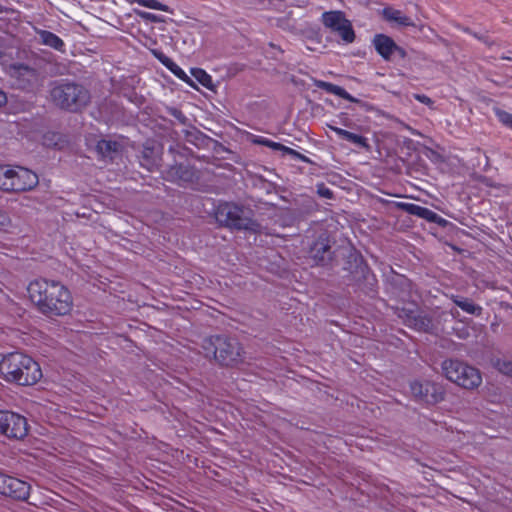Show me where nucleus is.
Segmentation results:
<instances>
[{"instance_id":"30","label":"nucleus","mask_w":512,"mask_h":512,"mask_svg":"<svg viewBox=\"0 0 512 512\" xmlns=\"http://www.w3.org/2000/svg\"><path fill=\"white\" fill-rule=\"evenodd\" d=\"M495 114L502 124L512 128V114L499 108L495 109Z\"/></svg>"},{"instance_id":"19","label":"nucleus","mask_w":512,"mask_h":512,"mask_svg":"<svg viewBox=\"0 0 512 512\" xmlns=\"http://www.w3.org/2000/svg\"><path fill=\"white\" fill-rule=\"evenodd\" d=\"M347 19L341 11H328L322 14V23L325 27L336 32Z\"/></svg>"},{"instance_id":"35","label":"nucleus","mask_w":512,"mask_h":512,"mask_svg":"<svg viewBox=\"0 0 512 512\" xmlns=\"http://www.w3.org/2000/svg\"><path fill=\"white\" fill-rule=\"evenodd\" d=\"M318 194L326 199H332L333 198V192L326 187L324 184H321L318 186Z\"/></svg>"},{"instance_id":"38","label":"nucleus","mask_w":512,"mask_h":512,"mask_svg":"<svg viewBox=\"0 0 512 512\" xmlns=\"http://www.w3.org/2000/svg\"><path fill=\"white\" fill-rule=\"evenodd\" d=\"M268 139L260 136H256L252 142L255 144L263 145L265 146L267 144Z\"/></svg>"},{"instance_id":"15","label":"nucleus","mask_w":512,"mask_h":512,"mask_svg":"<svg viewBox=\"0 0 512 512\" xmlns=\"http://www.w3.org/2000/svg\"><path fill=\"white\" fill-rule=\"evenodd\" d=\"M406 324L418 331L432 332L435 329L433 318L425 313H409L406 316Z\"/></svg>"},{"instance_id":"23","label":"nucleus","mask_w":512,"mask_h":512,"mask_svg":"<svg viewBox=\"0 0 512 512\" xmlns=\"http://www.w3.org/2000/svg\"><path fill=\"white\" fill-rule=\"evenodd\" d=\"M451 300L463 311L480 316L482 314V307L479 305H476L472 300L468 298H463L458 295H452Z\"/></svg>"},{"instance_id":"11","label":"nucleus","mask_w":512,"mask_h":512,"mask_svg":"<svg viewBox=\"0 0 512 512\" xmlns=\"http://www.w3.org/2000/svg\"><path fill=\"white\" fill-rule=\"evenodd\" d=\"M163 178L180 186H185L198 180V175L193 167L184 164H176L164 171Z\"/></svg>"},{"instance_id":"31","label":"nucleus","mask_w":512,"mask_h":512,"mask_svg":"<svg viewBox=\"0 0 512 512\" xmlns=\"http://www.w3.org/2000/svg\"><path fill=\"white\" fill-rule=\"evenodd\" d=\"M496 367L499 372L512 377V361L499 359L496 363Z\"/></svg>"},{"instance_id":"17","label":"nucleus","mask_w":512,"mask_h":512,"mask_svg":"<svg viewBox=\"0 0 512 512\" xmlns=\"http://www.w3.org/2000/svg\"><path fill=\"white\" fill-rule=\"evenodd\" d=\"M328 127L332 131H334L339 136V138L346 140V141L356 145L359 148L365 149L366 151H369L371 149V146L366 137L355 134L353 132L344 130L342 128H339V127H336L333 125H328Z\"/></svg>"},{"instance_id":"41","label":"nucleus","mask_w":512,"mask_h":512,"mask_svg":"<svg viewBox=\"0 0 512 512\" xmlns=\"http://www.w3.org/2000/svg\"><path fill=\"white\" fill-rule=\"evenodd\" d=\"M343 125L350 127L351 121L348 118H345V121H343Z\"/></svg>"},{"instance_id":"6","label":"nucleus","mask_w":512,"mask_h":512,"mask_svg":"<svg viewBox=\"0 0 512 512\" xmlns=\"http://www.w3.org/2000/svg\"><path fill=\"white\" fill-rule=\"evenodd\" d=\"M215 217L220 224L237 230L252 229L254 224L243 207L230 202L220 203L215 210Z\"/></svg>"},{"instance_id":"7","label":"nucleus","mask_w":512,"mask_h":512,"mask_svg":"<svg viewBox=\"0 0 512 512\" xmlns=\"http://www.w3.org/2000/svg\"><path fill=\"white\" fill-rule=\"evenodd\" d=\"M410 393L417 402L435 405L445 398L444 387L430 380H414L410 383Z\"/></svg>"},{"instance_id":"4","label":"nucleus","mask_w":512,"mask_h":512,"mask_svg":"<svg viewBox=\"0 0 512 512\" xmlns=\"http://www.w3.org/2000/svg\"><path fill=\"white\" fill-rule=\"evenodd\" d=\"M212 350L216 361L222 366H235L244 361V350L240 342L226 335L211 336L203 346Z\"/></svg>"},{"instance_id":"40","label":"nucleus","mask_w":512,"mask_h":512,"mask_svg":"<svg viewBox=\"0 0 512 512\" xmlns=\"http://www.w3.org/2000/svg\"><path fill=\"white\" fill-rule=\"evenodd\" d=\"M450 314H451V316H452L453 318H458V317H459V315H460V314H459V311H458L457 309H454V308L450 310Z\"/></svg>"},{"instance_id":"28","label":"nucleus","mask_w":512,"mask_h":512,"mask_svg":"<svg viewBox=\"0 0 512 512\" xmlns=\"http://www.w3.org/2000/svg\"><path fill=\"white\" fill-rule=\"evenodd\" d=\"M130 1L136 2L139 5L147 7V8L161 10V11H165V12H172L169 6L162 4V3L158 2L157 0H130Z\"/></svg>"},{"instance_id":"13","label":"nucleus","mask_w":512,"mask_h":512,"mask_svg":"<svg viewBox=\"0 0 512 512\" xmlns=\"http://www.w3.org/2000/svg\"><path fill=\"white\" fill-rule=\"evenodd\" d=\"M30 494V485L16 477L10 476L8 487L5 489L4 496L18 501H26Z\"/></svg>"},{"instance_id":"12","label":"nucleus","mask_w":512,"mask_h":512,"mask_svg":"<svg viewBox=\"0 0 512 512\" xmlns=\"http://www.w3.org/2000/svg\"><path fill=\"white\" fill-rule=\"evenodd\" d=\"M309 257L317 265H327L333 259L330 239L326 232L321 233L317 240L310 246Z\"/></svg>"},{"instance_id":"25","label":"nucleus","mask_w":512,"mask_h":512,"mask_svg":"<svg viewBox=\"0 0 512 512\" xmlns=\"http://www.w3.org/2000/svg\"><path fill=\"white\" fill-rule=\"evenodd\" d=\"M15 166L0 165V190L9 193Z\"/></svg>"},{"instance_id":"32","label":"nucleus","mask_w":512,"mask_h":512,"mask_svg":"<svg viewBox=\"0 0 512 512\" xmlns=\"http://www.w3.org/2000/svg\"><path fill=\"white\" fill-rule=\"evenodd\" d=\"M136 14L145 21H149V22H153V23L164 21V19L161 16H158V15L150 13V12L136 11Z\"/></svg>"},{"instance_id":"2","label":"nucleus","mask_w":512,"mask_h":512,"mask_svg":"<svg viewBox=\"0 0 512 512\" xmlns=\"http://www.w3.org/2000/svg\"><path fill=\"white\" fill-rule=\"evenodd\" d=\"M0 374L7 382L23 386L34 385L42 377L39 364L21 352L9 353L2 358Z\"/></svg>"},{"instance_id":"9","label":"nucleus","mask_w":512,"mask_h":512,"mask_svg":"<svg viewBox=\"0 0 512 512\" xmlns=\"http://www.w3.org/2000/svg\"><path fill=\"white\" fill-rule=\"evenodd\" d=\"M39 183L36 173L22 166H15L9 193H22L33 190Z\"/></svg>"},{"instance_id":"21","label":"nucleus","mask_w":512,"mask_h":512,"mask_svg":"<svg viewBox=\"0 0 512 512\" xmlns=\"http://www.w3.org/2000/svg\"><path fill=\"white\" fill-rule=\"evenodd\" d=\"M383 17L389 22H395L400 26H415L412 19L404 15L400 10L388 7L383 10Z\"/></svg>"},{"instance_id":"14","label":"nucleus","mask_w":512,"mask_h":512,"mask_svg":"<svg viewBox=\"0 0 512 512\" xmlns=\"http://www.w3.org/2000/svg\"><path fill=\"white\" fill-rule=\"evenodd\" d=\"M399 207L411 215L418 216L432 223L442 224L445 222V220L441 218L437 213L426 207H422L413 203H400Z\"/></svg>"},{"instance_id":"10","label":"nucleus","mask_w":512,"mask_h":512,"mask_svg":"<svg viewBox=\"0 0 512 512\" xmlns=\"http://www.w3.org/2000/svg\"><path fill=\"white\" fill-rule=\"evenodd\" d=\"M372 43L377 53L386 61H391L395 54L401 59L407 57L406 50L398 46L391 37L385 34H376Z\"/></svg>"},{"instance_id":"16","label":"nucleus","mask_w":512,"mask_h":512,"mask_svg":"<svg viewBox=\"0 0 512 512\" xmlns=\"http://www.w3.org/2000/svg\"><path fill=\"white\" fill-rule=\"evenodd\" d=\"M123 149V143L117 140L102 139L97 143V151L99 154L110 160H114L118 157L123 152Z\"/></svg>"},{"instance_id":"22","label":"nucleus","mask_w":512,"mask_h":512,"mask_svg":"<svg viewBox=\"0 0 512 512\" xmlns=\"http://www.w3.org/2000/svg\"><path fill=\"white\" fill-rule=\"evenodd\" d=\"M151 52L166 68H168L178 78L182 80H185L187 78L185 72L172 59L167 57L163 52L157 49H153L151 50Z\"/></svg>"},{"instance_id":"33","label":"nucleus","mask_w":512,"mask_h":512,"mask_svg":"<svg viewBox=\"0 0 512 512\" xmlns=\"http://www.w3.org/2000/svg\"><path fill=\"white\" fill-rule=\"evenodd\" d=\"M12 221L9 215L0 210V231L6 232L11 227Z\"/></svg>"},{"instance_id":"37","label":"nucleus","mask_w":512,"mask_h":512,"mask_svg":"<svg viewBox=\"0 0 512 512\" xmlns=\"http://www.w3.org/2000/svg\"><path fill=\"white\" fill-rule=\"evenodd\" d=\"M414 98L425 105L431 106L433 104L432 99L424 94H415Z\"/></svg>"},{"instance_id":"1","label":"nucleus","mask_w":512,"mask_h":512,"mask_svg":"<svg viewBox=\"0 0 512 512\" xmlns=\"http://www.w3.org/2000/svg\"><path fill=\"white\" fill-rule=\"evenodd\" d=\"M27 291L32 303L44 315L49 317L64 316L72 309L71 293L59 281L38 278L30 282Z\"/></svg>"},{"instance_id":"3","label":"nucleus","mask_w":512,"mask_h":512,"mask_svg":"<svg viewBox=\"0 0 512 512\" xmlns=\"http://www.w3.org/2000/svg\"><path fill=\"white\" fill-rule=\"evenodd\" d=\"M50 97L55 106L73 113L81 112L91 102L90 91L84 85L71 81L55 82Z\"/></svg>"},{"instance_id":"29","label":"nucleus","mask_w":512,"mask_h":512,"mask_svg":"<svg viewBox=\"0 0 512 512\" xmlns=\"http://www.w3.org/2000/svg\"><path fill=\"white\" fill-rule=\"evenodd\" d=\"M265 146L269 147V148H272L273 150L284 151L287 154H290V155L296 156L298 158H301L303 160H306L305 156L301 155L299 152H297V151H295V150H293V149H291L289 147H286V146L282 145L281 143L273 142V141L268 139L267 144Z\"/></svg>"},{"instance_id":"34","label":"nucleus","mask_w":512,"mask_h":512,"mask_svg":"<svg viewBox=\"0 0 512 512\" xmlns=\"http://www.w3.org/2000/svg\"><path fill=\"white\" fill-rule=\"evenodd\" d=\"M170 115H172L174 118H176L180 123L185 124L187 121L186 116L183 114V112L177 108H171L169 109Z\"/></svg>"},{"instance_id":"26","label":"nucleus","mask_w":512,"mask_h":512,"mask_svg":"<svg viewBox=\"0 0 512 512\" xmlns=\"http://www.w3.org/2000/svg\"><path fill=\"white\" fill-rule=\"evenodd\" d=\"M336 32L345 43H352L355 40V32L349 20L343 22V25Z\"/></svg>"},{"instance_id":"24","label":"nucleus","mask_w":512,"mask_h":512,"mask_svg":"<svg viewBox=\"0 0 512 512\" xmlns=\"http://www.w3.org/2000/svg\"><path fill=\"white\" fill-rule=\"evenodd\" d=\"M140 164L149 171H153L158 167V159L153 148H144L141 154Z\"/></svg>"},{"instance_id":"20","label":"nucleus","mask_w":512,"mask_h":512,"mask_svg":"<svg viewBox=\"0 0 512 512\" xmlns=\"http://www.w3.org/2000/svg\"><path fill=\"white\" fill-rule=\"evenodd\" d=\"M41 44L49 46L57 51H64L65 44L56 34L47 30L36 31Z\"/></svg>"},{"instance_id":"8","label":"nucleus","mask_w":512,"mask_h":512,"mask_svg":"<svg viewBox=\"0 0 512 512\" xmlns=\"http://www.w3.org/2000/svg\"><path fill=\"white\" fill-rule=\"evenodd\" d=\"M28 434L27 419L15 412L0 410V435L11 440H21Z\"/></svg>"},{"instance_id":"5","label":"nucleus","mask_w":512,"mask_h":512,"mask_svg":"<svg viewBox=\"0 0 512 512\" xmlns=\"http://www.w3.org/2000/svg\"><path fill=\"white\" fill-rule=\"evenodd\" d=\"M441 368L444 376L464 389H475L482 383L479 370L458 359H446Z\"/></svg>"},{"instance_id":"39","label":"nucleus","mask_w":512,"mask_h":512,"mask_svg":"<svg viewBox=\"0 0 512 512\" xmlns=\"http://www.w3.org/2000/svg\"><path fill=\"white\" fill-rule=\"evenodd\" d=\"M7 101L6 94L0 90V106L4 105Z\"/></svg>"},{"instance_id":"36","label":"nucleus","mask_w":512,"mask_h":512,"mask_svg":"<svg viewBox=\"0 0 512 512\" xmlns=\"http://www.w3.org/2000/svg\"><path fill=\"white\" fill-rule=\"evenodd\" d=\"M10 481V476L0 472V493L3 495L5 489L8 487V482Z\"/></svg>"},{"instance_id":"18","label":"nucleus","mask_w":512,"mask_h":512,"mask_svg":"<svg viewBox=\"0 0 512 512\" xmlns=\"http://www.w3.org/2000/svg\"><path fill=\"white\" fill-rule=\"evenodd\" d=\"M314 85L322 90H325L328 93L337 95L347 101L358 103L359 100L350 95L344 88L337 86L335 84L322 81V80H314Z\"/></svg>"},{"instance_id":"27","label":"nucleus","mask_w":512,"mask_h":512,"mask_svg":"<svg viewBox=\"0 0 512 512\" xmlns=\"http://www.w3.org/2000/svg\"><path fill=\"white\" fill-rule=\"evenodd\" d=\"M192 75L206 88L211 89L213 86L212 77L203 69L196 68L192 70Z\"/></svg>"}]
</instances>
